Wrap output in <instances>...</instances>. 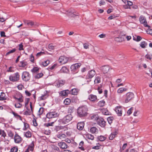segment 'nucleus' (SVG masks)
<instances>
[{"label":"nucleus","mask_w":152,"mask_h":152,"mask_svg":"<svg viewBox=\"0 0 152 152\" xmlns=\"http://www.w3.org/2000/svg\"><path fill=\"white\" fill-rule=\"evenodd\" d=\"M87 108L86 106L79 107L77 110V113L80 117L85 116L87 115Z\"/></svg>","instance_id":"obj_1"},{"label":"nucleus","mask_w":152,"mask_h":152,"mask_svg":"<svg viewBox=\"0 0 152 152\" xmlns=\"http://www.w3.org/2000/svg\"><path fill=\"white\" fill-rule=\"evenodd\" d=\"M13 98L15 101H19L20 102H23V98L22 94L19 92H17L16 94L13 96Z\"/></svg>","instance_id":"obj_2"},{"label":"nucleus","mask_w":152,"mask_h":152,"mask_svg":"<svg viewBox=\"0 0 152 152\" xmlns=\"http://www.w3.org/2000/svg\"><path fill=\"white\" fill-rule=\"evenodd\" d=\"M20 75L18 72H16L13 75H10L9 77L10 80L12 82H15L19 80Z\"/></svg>","instance_id":"obj_3"},{"label":"nucleus","mask_w":152,"mask_h":152,"mask_svg":"<svg viewBox=\"0 0 152 152\" xmlns=\"http://www.w3.org/2000/svg\"><path fill=\"white\" fill-rule=\"evenodd\" d=\"M58 116V114L55 111L49 112L47 113L46 117L49 119L57 117Z\"/></svg>","instance_id":"obj_4"},{"label":"nucleus","mask_w":152,"mask_h":152,"mask_svg":"<svg viewBox=\"0 0 152 152\" xmlns=\"http://www.w3.org/2000/svg\"><path fill=\"white\" fill-rule=\"evenodd\" d=\"M81 65L80 63H76L72 65L70 67V69L73 72H77L78 69Z\"/></svg>","instance_id":"obj_5"},{"label":"nucleus","mask_w":152,"mask_h":152,"mask_svg":"<svg viewBox=\"0 0 152 152\" xmlns=\"http://www.w3.org/2000/svg\"><path fill=\"white\" fill-rule=\"evenodd\" d=\"M139 19L140 23L141 24H143L144 26L149 28L150 27V26L148 25L146 19L145 17L143 15H140Z\"/></svg>","instance_id":"obj_6"},{"label":"nucleus","mask_w":152,"mask_h":152,"mask_svg":"<svg viewBox=\"0 0 152 152\" xmlns=\"http://www.w3.org/2000/svg\"><path fill=\"white\" fill-rule=\"evenodd\" d=\"M22 80L25 81H28L30 78V75L29 73L27 72H24L22 74Z\"/></svg>","instance_id":"obj_7"},{"label":"nucleus","mask_w":152,"mask_h":152,"mask_svg":"<svg viewBox=\"0 0 152 152\" xmlns=\"http://www.w3.org/2000/svg\"><path fill=\"white\" fill-rule=\"evenodd\" d=\"M134 97V95L132 93L129 92L126 94L125 102L127 103L133 99Z\"/></svg>","instance_id":"obj_8"},{"label":"nucleus","mask_w":152,"mask_h":152,"mask_svg":"<svg viewBox=\"0 0 152 152\" xmlns=\"http://www.w3.org/2000/svg\"><path fill=\"white\" fill-rule=\"evenodd\" d=\"M68 60V58L65 56H61L58 59V62L63 64L67 63Z\"/></svg>","instance_id":"obj_9"},{"label":"nucleus","mask_w":152,"mask_h":152,"mask_svg":"<svg viewBox=\"0 0 152 152\" xmlns=\"http://www.w3.org/2000/svg\"><path fill=\"white\" fill-rule=\"evenodd\" d=\"M72 118V116L71 114H68L64 117L62 120V121L63 123L66 124L70 121H71Z\"/></svg>","instance_id":"obj_10"},{"label":"nucleus","mask_w":152,"mask_h":152,"mask_svg":"<svg viewBox=\"0 0 152 152\" xmlns=\"http://www.w3.org/2000/svg\"><path fill=\"white\" fill-rule=\"evenodd\" d=\"M65 83V81L62 80H56L55 83V85L57 88H59L63 86Z\"/></svg>","instance_id":"obj_11"},{"label":"nucleus","mask_w":152,"mask_h":152,"mask_svg":"<svg viewBox=\"0 0 152 152\" xmlns=\"http://www.w3.org/2000/svg\"><path fill=\"white\" fill-rule=\"evenodd\" d=\"M95 70H92L88 72L86 76V78L87 79H91L93 78L96 74Z\"/></svg>","instance_id":"obj_12"},{"label":"nucleus","mask_w":152,"mask_h":152,"mask_svg":"<svg viewBox=\"0 0 152 152\" xmlns=\"http://www.w3.org/2000/svg\"><path fill=\"white\" fill-rule=\"evenodd\" d=\"M14 142L16 143H20L23 140V139L21 137L17 134H16L14 138Z\"/></svg>","instance_id":"obj_13"},{"label":"nucleus","mask_w":152,"mask_h":152,"mask_svg":"<svg viewBox=\"0 0 152 152\" xmlns=\"http://www.w3.org/2000/svg\"><path fill=\"white\" fill-rule=\"evenodd\" d=\"M97 122L98 124L102 127H104L105 126L106 122L102 118H99L97 119Z\"/></svg>","instance_id":"obj_14"},{"label":"nucleus","mask_w":152,"mask_h":152,"mask_svg":"<svg viewBox=\"0 0 152 152\" xmlns=\"http://www.w3.org/2000/svg\"><path fill=\"white\" fill-rule=\"evenodd\" d=\"M115 111L118 116H121L122 113V109L121 106H119L116 107Z\"/></svg>","instance_id":"obj_15"},{"label":"nucleus","mask_w":152,"mask_h":152,"mask_svg":"<svg viewBox=\"0 0 152 152\" xmlns=\"http://www.w3.org/2000/svg\"><path fill=\"white\" fill-rule=\"evenodd\" d=\"M101 69L104 74L107 73L110 68L108 65H105L101 67Z\"/></svg>","instance_id":"obj_16"},{"label":"nucleus","mask_w":152,"mask_h":152,"mask_svg":"<svg viewBox=\"0 0 152 152\" xmlns=\"http://www.w3.org/2000/svg\"><path fill=\"white\" fill-rule=\"evenodd\" d=\"M70 93V91L69 90L67 89L63 90L61 91L59 93L60 96H67Z\"/></svg>","instance_id":"obj_17"},{"label":"nucleus","mask_w":152,"mask_h":152,"mask_svg":"<svg viewBox=\"0 0 152 152\" xmlns=\"http://www.w3.org/2000/svg\"><path fill=\"white\" fill-rule=\"evenodd\" d=\"M23 22L25 24L27 25L29 27H31L34 24V22L30 20H23Z\"/></svg>","instance_id":"obj_18"},{"label":"nucleus","mask_w":152,"mask_h":152,"mask_svg":"<svg viewBox=\"0 0 152 152\" xmlns=\"http://www.w3.org/2000/svg\"><path fill=\"white\" fill-rule=\"evenodd\" d=\"M58 145L62 149H65L68 147L67 145L64 142H62L58 143Z\"/></svg>","instance_id":"obj_19"},{"label":"nucleus","mask_w":152,"mask_h":152,"mask_svg":"<svg viewBox=\"0 0 152 152\" xmlns=\"http://www.w3.org/2000/svg\"><path fill=\"white\" fill-rule=\"evenodd\" d=\"M88 99L91 102H95L97 100V97L96 96L91 94L89 95Z\"/></svg>","instance_id":"obj_20"},{"label":"nucleus","mask_w":152,"mask_h":152,"mask_svg":"<svg viewBox=\"0 0 152 152\" xmlns=\"http://www.w3.org/2000/svg\"><path fill=\"white\" fill-rule=\"evenodd\" d=\"M84 124H85L84 122L78 123L77 124V129L80 130H82L84 127Z\"/></svg>","instance_id":"obj_21"},{"label":"nucleus","mask_w":152,"mask_h":152,"mask_svg":"<svg viewBox=\"0 0 152 152\" xmlns=\"http://www.w3.org/2000/svg\"><path fill=\"white\" fill-rule=\"evenodd\" d=\"M79 91V90L78 89L74 88L71 89L70 91V93L71 94L76 95L78 94Z\"/></svg>","instance_id":"obj_22"},{"label":"nucleus","mask_w":152,"mask_h":152,"mask_svg":"<svg viewBox=\"0 0 152 152\" xmlns=\"http://www.w3.org/2000/svg\"><path fill=\"white\" fill-rule=\"evenodd\" d=\"M133 3L132 1H128L126 4L123 5V7L125 9H130V6H132Z\"/></svg>","instance_id":"obj_23"},{"label":"nucleus","mask_w":152,"mask_h":152,"mask_svg":"<svg viewBox=\"0 0 152 152\" xmlns=\"http://www.w3.org/2000/svg\"><path fill=\"white\" fill-rule=\"evenodd\" d=\"M125 39V35H122L120 37H116L115 38V40L119 42H122L124 41Z\"/></svg>","instance_id":"obj_24"},{"label":"nucleus","mask_w":152,"mask_h":152,"mask_svg":"<svg viewBox=\"0 0 152 152\" xmlns=\"http://www.w3.org/2000/svg\"><path fill=\"white\" fill-rule=\"evenodd\" d=\"M84 135L86 138L89 140H93L94 139V136L91 134L86 133L84 134Z\"/></svg>","instance_id":"obj_25"},{"label":"nucleus","mask_w":152,"mask_h":152,"mask_svg":"<svg viewBox=\"0 0 152 152\" xmlns=\"http://www.w3.org/2000/svg\"><path fill=\"white\" fill-rule=\"evenodd\" d=\"M14 102H15L14 106L15 107L18 108L21 107L22 105L21 103L22 102H20L19 101H15Z\"/></svg>","instance_id":"obj_26"},{"label":"nucleus","mask_w":152,"mask_h":152,"mask_svg":"<svg viewBox=\"0 0 152 152\" xmlns=\"http://www.w3.org/2000/svg\"><path fill=\"white\" fill-rule=\"evenodd\" d=\"M24 136L27 138H30L31 137L32 133L29 131H28L26 132H24Z\"/></svg>","instance_id":"obj_27"},{"label":"nucleus","mask_w":152,"mask_h":152,"mask_svg":"<svg viewBox=\"0 0 152 152\" xmlns=\"http://www.w3.org/2000/svg\"><path fill=\"white\" fill-rule=\"evenodd\" d=\"M101 82V78L99 76L96 77L94 80V83L95 84H98Z\"/></svg>","instance_id":"obj_28"},{"label":"nucleus","mask_w":152,"mask_h":152,"mask_svg":"<svg viewBox=\"0 0 152 152\" xmlns=\"http://www.w3.org/2000/svg\"><path fill=\"white\" fill-rule=\"evenodd\" d=\"M90 130V132L92 134L97 133L98 132V129L95 127H91Z\"/></svg>","instance_id":"obj_29"},{"label":"nucleus","mask_w":152,"mask_h":152,"mask_svg":"<svg viewBox=\"0 0 152 152\" xmlns=\"http://www.w3.org/2000/svg\"><path fill=\"white\" fill-rule=\"evenodd\" d=\"M116 134L117 132L116 131L111 133L109 137V139L110 140H113L115 137V136L116 135Z\"/></svg>","instance_id":"obj_30"},{"label":"nucleus","mask_w":152,"mask_h":152,"mask_svg":"<svg viewBox=\"0 0 152 152\" xmlns=\"http://www.w3.org/2000/svg\"><path fill=\"white\" fill-rule=\"evenodd\" d=\"M127 89L124 88H119L117 90V93H121L124 91H126Z\"/></svg>","instance_id":"obj_31"},{"label":"nucleus","mask_w":152,"mask_h":152,"mask_svg":"<svg viewBox=\"0 0 152 152\" xmlns=\"http://www.w3.org/2000/svg\"><path fill=\"white\" fill-rule=\"evenodd\" d=\"M6 99L5 93L2 92L0 95V100H4Z\"/></svg>","instance_id":"obj_32"},{"label":"nucleus","mask_w":152,"mask_h":152,"mask_svg":"<svg viewBox=\"0 0 152 152\" xmlns=\"http://www.w3.org/2000/svg\"><path fill=\"white\" fill-rule=\"evenodd\" d=\"M57 137L58 138L61 139H62L65 138L66 137V136L64 134H59L57 135Z\"/></svg>","instance_id":"obj_33"},{"label":"nucleus","mask_w":152,"mask_h":152,"mask_svg":"<svg viewBox=\"0 0 152 152\" xmlns=\"http://www.w3.org/2000/svg\"><path fill=\"white\" fill-rule=\"evenodd\" d=\"M147 45V43L145 41H142L141 42L140 46L142 48H145Z\"/></svg>","instance_id":"obj_34"},{"label":"nucleus","mask_w":152,"mask_h":152,"mask_svg":"<svg viewBox=\"0 0 152 152\" xmlns=\"http://www.w3.org/2000/svg\"><path fill=\"white\" fill-rule=\"evenodd\" d=\"M60 72L62 73H67L68 72V70L66 66H63L60 70Z\"/></svg>","instance_id":"obj_35"},{"label":"nucleus","mask_w":152,"mask_h":152,"mask_svg":"<svg viewBox=\"0 0 152 152\" xmlns=\"http://www.w3.org/2000/svg\"><path fill=\"white\" fill-rule=\"evenodd\" d=\"M0 135L4 138L7 136V134L4 130L0 129Z\"/></svg>","instance_id":"obj_36"},{"label":"nucleus","mask_w":152,"mask_h":152,"mask_svg":"<svg viewBox=\"0 0 152 152\" xmlns=\"http://www.w3.org/2000/svg\"><path fill=\"white\" fill-rule=\"evenodd\" d=\"M24 127L23 128V130L24 131H26L27 129L29 128V126L28 124L27 123L24 122Z\"/></svg>","instance_id":"obj_37"},{"label":"nucleus","mask_w":152,"mask_h":152,"mask_svg":"<svg viewBox=\"0 0 152 152\" xmlns=\"http://www.w3.org/2000/svg\"><path fill=\"white\" fill-rule=\"evenodd\" d=\"M106 139V137L102 135H100L99 136H98V139L101 141H103L105 140Z\"/></svg>","instance_id":"obj_38"},{"label":"nucleus","mask_w":152,"mask_h":152,"mask_svg":"<svg viewBox=\"0 0 152 152\" xmlns=\"http://www.w3.org/2000/svg\"><path fill=\"white\" fill-rule=\"evenodd\" d=\"M105 102L104 100L100 101L98 103V105L100 107H102L105 104Z\"/></svg>","instance_id":"obj_39"},{"label":"nucleus","mask_w":152,"mask_h":152,"mask_svg":"<svg viewBox=\"0 0 152 152\" xmlns=\"http://www.w3.org/2000/svg\"><path fill=\"white\" fill-rule=\"evenodd\" d=\"M99 118L98 117L97 115H92L91 117V119L93 120H96V121H97V119H98Z\"/></svg>","instance_id":"obj_40"},{"label":"nucleus","mask_w":152,"mask_h":152,"mask_svg":"<svg viewBox=\"0 0 152 152\" xmlns=\"http://www.w3.org/2000/svg\"><path fill=\"white\" fill-rule=\"evenodd\" d=\"M15 69L13 67H10L9 69L7 70V72H13L15 71Z\"/></svg>","instance_id":"obj_41"},{"label":"nucleus","mask_w":152,"mask_h":152,"mask_svg":"<svg viewBox=\"0 0 152 152\" xmlns=\"http://www.w3.org/2000/svg\"><path fill=\"white\" fill-rule=\"evenodd\" d=\"M74 107L73 106H69L68 109V113H72L74 111Z\"/></svg>","instance_id":"obj_42"},{"label":"nucleus","mask_w":152,"mask_h":152,"mask_svg":"<svg viewBox=\"0 0 152 152\" xmlns=\"http://www.w3.org/2000/svg\"><path fill=\"white\" fill-rule=\"evenodd\" d=\"M71 102V100L70 99L67 98L64 101V103L66 105H69Z\"/></svg>","instance_id":"obj_43"},{"label":"nucleus","mask_w":152,"mask_h":152,"mask_svg":"<svg viewBox=\"0 0 152 152\" xmlns=\"http://www.w3.org/2000/svg\"><path fill=\"white\" fill-rule=\"evenodd\" d=\"M18 150V146H15L13 147L10 149V152H17Z\"/></svg>","instance_id":"obj_44"},{"label":"nucleus","mask_w":152,"mask_h":152,"mask_svg":"<svg viewBox=\"0 0 152 152\" xmlns=\"http://www.w3.org/2000/svg\"><path fill=\"white\" fill-rule=\"evenodd\" d=\"M102 113L104 115H109V112L106 109H103L101 110Z\"/></svg>","instance_id":"obj_45"},{"label":"nucleus","mask_w":152,"mask_h":152,"mask_svg":"<svg viewBox=\"0 0 152 152\" xmlns=\"http://www.w3.org/2000/svg\"><path fill=\"white\" fill-rule=\"evenodd\" d=\"M44 110V109L43 107H40L38 111V115H42L43 113Z\"/></svg>","instance_id":"obj_46"},{"label":"nucleus","mask_w":152,"mask_h":152,"mask_svg":"<svg viewBox=\"0 0 152 152\" xmlns=\"http://www.w3.org/2000/svg\"><path fill=\"white\" fill-rule=\"evenodd\" d=\"M142 39V37L140 36H137L136 39L134 37H133V39L134 40H135L137 42L140 41Z\"/></svg>","instance_id":"obj_47"},{"label":"nucleus","mask_w":152,"mask_h":152,"mask_svg":"<svg viewBox=\"0 0 152 152\" xmlns=\"http://www.w3.org/2000/svg\"><path fill=\"white\" fill-rule=\"evenodd\" d=\"M50 63V61L48 60L42 62V64L44 66H47Z\"/></svg>","instance_id":"obj_48"},{"label":"nucleus","mask_w":152,"mask_h":152,"mask_svg":"<svg viewBox=\"0 0 152 152\" xmlns=\"http://www.w3.org/2000/svg\"><path fill=\"white\" fill-rule=\"evenodd\" d=\"M43 75V74L42 73H38V74H37V75H36L35 76V77L36 78L39 79V78L41 77H42Z\"/></svg>","instance_id":"obj_49"},{"label":"nucleus","mask_w":152,"mask_h":152,"mask_svg":"<svg viewBox=\"0 0 152 152\" xmlns=\"http://www.w3.org/2000/svg\"><path fill=\"white\" fill-rule=\"evenodd\" d=\"M8 136L12 138H13L14 134L11 131H10L8 132Z\"/></svg>","instance_id":"obj_50"},{"label":"nucleus","mask_w":152,"mask_h":152,"mask_svg":"<svg viewBox=\"0 0 152 152\" xmlns=\"http://www.w3.org/2000/svg\"><path fill=\"white\" fill-rule=\"evenodd\" d=\"M39 69V68L37 67H35L31 70V71L33 73H36L38 71Z\"/></svg>","instance_id":"obj_51"},{"label":"nucleus","mask_w":152,"mask_h":152,"mask_svg":"<svg viewBox=\"0 0 152 152\" xmlns=\"http://www.w3.org/2000/svg\"><path fill=\"white\" fill-rule=\"evenodd\" d=\"M100 145L99 144V143H98L97 144V145L96 146H95L93 147L92 148L93 149H96V150H98L100 148Z\"/></svg>","instance_id":"obj_52"},{"label":"nucleus","mask_w":152,"mask_h":152,"mask_svg":"<svg viewBox=\"0 0 152 152\" xmlns=\"http://www.w3.org/2000/svg\"><path fill=\"white\" fill-rule=\"evenodd\" d=\"M12 113L13 115L15 117L17 118H20V116L19 115L18 113H15L14 111H12Z\"/></svg>","instance_id":"obj_53"},{"label":"nucleus","mask_w":152,"mask_h":152,"mask_svg":"<svg viewBox=\"0 0 152 152\" xmlns=\"http://www.w3.org/2000/svg\"><path fill=\"white\" fill-rule=\"evenodd\" d=\"M16 51V49L15 48H14L12 49V50H10V51L8 52L6 54V56L8 55H9V54L13 53L15 52Z\"/></svg>","instance_id":"obj_54"},{"label":"nucleus","mask_w":152,"mask_h":152,"mask_svg":"<svg viewBox=\"0 0 152 152\" xmlns=\"http://www.w3.org/2000/svg\"><path fill=\"white\" fill-rule=\"evenodd\" d=\"M148 28L146 30V32L148 34H149L152 35V29H150V27H148Z\"/></svg>","instance_id":"obj_55"},{"label":"nucleus","mask_w":152,"mask_h":152,"mask_svg":"<svg viewBox=\"0 0 152 152\" xmlns=\"http://www.w3.org/2000/svg\"><path fill=\"white\" fill-rule=\"evenodd\" d=\"M44 54V53L42 52H40L39 53H37L36 55L37 58H38L39 57L41 56L42 55Z\"/></svg>","instance_id":"obj_56"},{"label":"nucleus","mask_w":152,"mask_h":152,"mask_svg":"<svg viewBox=\"0 0 152 152\" xmlns=\"http://www.w3.org/2000/svg\"><path fill=\"white\" fill-rule=\"evenodd\" d=\"M145 57L147 59L150 60H151V59L152 58V56L147 54L145 56Z\"/></svg>","instance_id":"obj_57"},{"label":"nucleus","mask_w":152,"mask_h":152,"mask_svg":"<svg viewBox=\"0 0 152 152\" xmlns=\"http://www.w3.org/2000/svg\"><path fill=\"white\" fill-rule=\"evenodd\" d=\"M34 57L32 54H31L30 56V60L32 63H34Z\"/></svg>","instance_id":"obj_58"},{"label":"nucleus","mask_w":152,"mask_h":152,"mask_svg":"<svg viewBox=\"0 0 152 152\" xmlns=\"http://www.w3.org/2000/svg\"><path fill=\"white\" fill-rule=\"evenodd\" d=\"M107 120L108 123L111 124L112 123L113 118L112 117H109L107 118Z\"/></svg>","instance_id":"obj_59"},{"label":"nucleus","mask_w":152,"mask_h":152,"mask_svg":"<svg viewBox=\"0 0 152 152\" xmlns=\"http://www.w3.org/2000/svg\"><path fill=\"white\" fill-rule=\"evenodd\" d=\"M48 97V96L46 95H42L40 97V99L41 100H45Z\"/></svg>","instance_id":"obj_60"},{"label":"nucleus","mask_w":152,"mask_h":152,"mask_svg":"<svg viewBox=\"0 0 152 152\" xmlns=\"http://www.w3.org/2000/svg\"><path fill=\"white\" fill-rule=\"evenodd\" d=\"M133 110L132 107H131L129 110L127 111V114L128 115H130L132 113V110Z\"/></svg>","instance_id":"obj_61"},{"label":"nucleus","mask_w":152,"mask_h":152,"mask_svg":"<svg viewBox=\"0 0 152 152\" xmlns=\"http://www.w3.org/2000/svg\"><path fill=\"white\" fill-rule=\"evenodd\" d=\"M19 50H23V45L22 43H21L19 45Z\"/></svg>","instance_id":"obj_62"},{"label":"nucleus","mask_w":152,"mask_h":152,"mask_svg":"<svg viewBox=\"0 0 152 152\" xmlns=\"http://www.w3.org/2000/svg\"><path fill=\"white\" fill-rule=\"evenodd\" d=\"M24 88V86L21 84L19 85L18 86V88L19 90H22Z\"/></svg>","instance_id":"obj_63"},{"label":"nucleus","mask_w":152,"mask_h":152,"mask_svg":"<svg viewBox=\"0 0 152 152\" xmlns=\"http://www.w3.org/2000/svg\"><path fill=\"white\" fill-rule=\"evenodd\" d=\"M84 48L86 49H87L89 48V45L88 43H85L83 44Z\"/></svg>","instance_id":"obj_64"}]
</instances>
